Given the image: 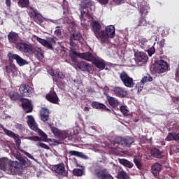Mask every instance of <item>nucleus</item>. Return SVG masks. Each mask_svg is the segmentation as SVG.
I'll return each mask as SVG.
<instances>
[{
    "label": "nucleus",
    "instance_id": "nucleus-31",
    "mask_svg": "<svg viewBox=\"0 0 179 179\" xmlns=\"http://www.w3.org/2000/svg\"><path fill=\"white\" fill-rule=\"evenodd\" d=\"M80 58H83V59H85L86 61H89L90 62H94V59H96V57L93 56V54L90 52H87L84 53H81L80 55Z\"/></svg>",
    "mask_w": 179,
    "mask_h": 179
},
{
    "label": "nucleus",
    "instance_id": "nucleus-38",
    "mask_svg": "<svg viewBox=\"0 0 179 179\" xmlns=\"http://www.w3.org/2000/svg\"><path fill=\"white\" fill-rule=\"evenodd\" d=\"M119 163L122 164V166H124V167H128L129 169H132V167H134V164L125 159H119Z\"/></svg>",
    "mask_w": 179,
    "mask_h": 179
},
{
    "label": "nucleus",
    "instance_id": "nucleus-17",
    "mask_svg": "<svg viewBox=\"0 0 179 179\" xmlns=\"http://www.w3.org/2000/svg\"><path fill=\"white\" fill-rule=\"evenodd\" d=\"M113 92L117 97H127L128 96V92L125 90V89L121 87H115L113 89Z\"/></svg>",
    "mask_w": 179,
    "mask_h": 179
},
{
    "label": "nucleus",
    "instance_id": "nucleus-12",
    "mask_svg": "<svg viewBox=\"0 0 179 179\" xmlns=\"http://www.w3.org/2000/svg\"><path fill=\"white\" fill-rule=\"evenodd\" d=\"M51 131L55 135V136H57V138H59V139H66L68 138V134L65 131H61L57 127H54L50 124Z\"/></svg>",
    "mask_w": 179,
    "mask_h": 179
},
{
    "label": "nucleus",
    "instance_id": "nucleus-5",
    "mask_svg": "<svg viewBox=\"0 0 179 179\" xmlns=\"http://www.w3.org/2000/svg\"><path fill=\"white\" fill-rule=\"evenodd\" d=\"M36 41L38 43H40L41 45L43 47H45V48H48V50H54V47L52 45H55L57 44V41H55V38H49L48 41L45 39H43L38 36H36Z\"/></svg>",
    "mask_w": 179,
    "mask_h": 179
},
{
    "label": "nucleus",
    "instance_id": "nucleus-15",
    "mask_svg": "<svg viewBox=\"0 0 179 179\" xmlns=\"http://www.w3.org/2000/svg\"><path fill=\"white\" fill-rule=\"evenodd\" d=\"M46 100L52 104H58L59 99L58 98V95H57V92L55 91H50L45 96Z\"/></svg>",
    "mask_w": 179,
    "mask_h": 179
},
{
    "label": "nucleus",
    "instance_id": "nucleus-18",
    "mask_svg": "<svg viewBox=\"0 0 179 179\" xmlns=\"http://www.w3.org/2000/svg\"><path fill=\"white\" fill-rule=\"evenodd\" d=\"M77 68L84 72H90L92 71V66L86 62H78L76 64Z\"/></svg>",
    "mask_w": 179,
    "mask_h": 179
},
{
    "label": "nucleus",
    "instance_id": "nucleus-14",
    "mask_svg": "<svg viewBox=\"0 0 179 179\" xmlns=\"http://www.w3.org/2000/svg\"><path fill=\"white\" fill-rule=\"evenodd\" d=\"M148 8L146 6H140L139 10L142 17L139 19L138 26H146L148 24V21L143 17V14L147 15L148 13Z\"/></svg>",
    "mask_w": 179,
    "mask_h": 179
},
{
    "label": "nucleus",
    "instance_id": "nucleus-41",
    "mask_svg": "<svg viewBox=\"0 0 179 179\" xmlns=\"http://www.w3.org/2000/svg\"><path fill=\"white\" fill-rule=\"evenodd\" d=\"M8 96L10 99L13 101L20 100V99L22 98V96H20V94H19V93L15 92H10Z\"/></svg>",
    "mask_w": 179,
    "mask_h": 179
},
{
    "label": "nucleus",
    "instance_id": "nucleus-50",
    "mask_svg": "<svg viewBox=\"0 0 179 179\" xmlns=\"http://www.w3.org/2000/svg\"><path fill=\"white\" fill-rule=\"evenodd\" d=\"M27 139H28V141H33L34 142H40V141H41V138L37 136H28Z\"/></svg>",
    "mask_w": 179,
    "mask_h": 179
},
{
    "label": "nucleus",
    "instance_id": "nucleus-23",
    "mask_svg": "<svg viewBox=\"0 0 179 179\" xmlns=\"http://www.w3.org/2000/svg\"><path fill=\"white\" fill-rule=\"evenodd\" d=\"M92 107L95 108V110H101V111H111V110L108 109L106 105L102 103L97 101H92L91 103Z\"/></svg>",
    "mask_w": 179,
    "mask_h": 179
},
{
    "label": "nucleus",
    "instance_id": "nucleus-11",
    "mask_svg": "<svg viewBox=\"0 0 179 179\" xmlns=\"http://www.w3.org/2000/svg\"><path fill=\"white\" fill-rule=\"evenodd\" d=\"M8 57L10 62H13V59H15L17 64L20 66H23V65H26V64H27V62H26V60H24L21 57H20L19 55L17 54H13V53L9 52L8 54Z\"/></svg>",
    "mask_w": 179,
    "mask_h": 179
},
{
    "label": "nucleus",
    "instance_id": "nucleus-57",
    "mask_svg": "<svg viewBox=\"0 0 179 179\" xmlns=\"http://www.w3.org/2000/svg\"><path fill=\"white\" fill-rule=\"evenodd\" d=\"M54 34L56 35L57 37H61V36H62V31L59 29H57L54 31Z\"/></svg>",
    "mask_w": 179,
    "mask_h": 179
},
{
    "label": "nucleus",
    "instance_id": "nucleus-44",
    "mask_svg": "<svg viewBox=\"0 0 179 179\" xmlns=\"http://www.w3.org/2000/svg\"><path fill=\"white\" fill-rule=\"evenodd\" d=\"M153 78L149 74H147V76L143 77L142 80H141V85H145V83H147V82H152Z\"/></svg>",
    "mask_w": 179,
    "mask_h": 179
},
{
    "label": "nucleus",
    "instance_id": "nucleus-52",
    "mask_svg": "<svg viewBox=\"0 0 179 179\" xmlns=\"http://www.w3.org/2000/svg\"><path fill=\"white\" fill-rule=\"evenodd\" d=\"M147 52H148L149 57H152V55L153 54H155V52H156V49L155 48V46H152L151 48L148 49Z\"/></svg>",
    "mask_w": 179,
    "mask_h": 179
},
{
    "label": "nucleus",
    "instance_id": "nucleus-60",
    "mask_svg": "<svg viewBox=\"0 0 179 179\" xmlns=\"http://www.w3.org/2000/svg\"><path fill=\"white\" fill-rule=\"evenodd\" d=\"M6 5L8 8H10V5H12V1H10V0H6Z\"/></svg>",
    "mask_w": 179,
    "mask_h": 179
},
{
    "label": "nucleus",
    "instance_id": "nucleus-56",
    "mask_svg": "<svg viewBox=\"0 0 179 179\" xmlns=\"http://www.w3.org/2000/svg\"><path fill=\"white\" fill-rule=\"evenodd\" d=\"M69 45H70V48L71 50H75V47H76V43H75V42H73V40L72 39H69Z\"/></svg>",
    "mask_w": 179,
    "mask_h": 179
},
{
    "label": "nucleus",
    "instance_id": "nucleus-8",
    "mask_svg": "<svg viewBox=\"0 0 179 179\" xmlns=\"http://www.w3.org/2000/svg\"><path fill=\"white\" fill-rule=\"evenodd\" d=\"M20 92L24 97H31L34 93V90L30 85L22 84L20 87Z\"/></svg>",
    "mask_w": 179,
    "mask_h": 179
},
{
    "label": "nucleus",
    "instance_id": "nucleus-58",
    "mask_svg": "<svg viewBox=\"0 0 179 179\" xmlns=\"http://www.w3.org/2000/svg\"><path fill=\"white\" fill-rule=\"evenodd\" d=\"M98 1L101 5H107L108 3V0H98Z\"/></svg>",
    "mask_w": 179,
    "mask_h": 179
},
{
    "label": "nucleus",
    "instance_id": "nucleus-19",
    "mask_svg": "<svg viewBox=\"0 0 179 179\" xmlns=\"http://www.w3.org/2000/svg\"><path fill=\"white\" fill-rule=\"evenodd\" d=\"M103 94L104 96H106L108 104H110L111 107L115 108L116 107H118V106H120V101H118L117 99L110 96V95H108V94L106 92H104Z\"/></svg>",
    "mask_w": 179,
    "mask_h": 179
},
{
    "label": "nucleus",
    "instance_id": "nucleus-43",
    "mask_svg": "<svg viewBox=\"0 0 179 179\" xmlns=\"http://www.w3.org/2000/svg\"><path fill=\"white\" fill-rule=\"evenodd\" d=\"M6 166H8V160L6 159H0V170H2L3 171H6L7 168Z\"/></svg>",
    "mask_w": 179,
    "mask_h": 179
},
{
    "label": "nucleus",
    "instance_id": "nucleus-2",
    "mask_svg": "<svg viewBox=\"0 0 179 179\" xmlns=\"http://www.w3.org/2000/svg\"><path fill=\"white\" fill-rule=\"evenodd\" d=\"M20 161L21 162H18L17 161H11L8 163V167H6V171L9 174H12L15 176L19 173V170H22L23 169V166L26 164V160L23 158H20Z\"/></svg>",
    "mask_w": 179,
    "mask_h": 179
},
{
    "label": "nucleus",
    "instance_id": "nucleus-13",
    "mask_svg": "<svg viewBox=\"0 0 179 179\" xmlns=\"http://www.w3.org/2000/svg\"><path fill=\"white\" fill-rule=\"evenodd\" d=\"M104 31L107 41H108V38H114V37H115V27L113 25H108L106 27Z\"/></svg>",
    "mask_w": 179,
    "mask_h": 179
},
{
    "label": "nucleus",
    "instance_id": "nucleus-6",
    "mask_svg": "<svg viewBox=\"0 0 179 179\" xmlns=\"http://www.w3.org/2000/svg\"><path fill=\"white\" fill-rule=\"evenodd\" d=\"M115 143L117 145H121L122 146L126 148H131V145L135 142V140L132 137H117L115 138Z\"/></svg>",
    "mask_w": 179,
    "mask_h": 179
},
{
    "label": "nucleus",
    "instance_id": "nucleus-62",
    "mask_svg": "<svg viewBox=\"0 0 179 179\" xmlns=\"http://www.w3.org/2000/svg\"><path fill=\"white\" fill-rule=\"evenodd\" d=\"M74 163L76 164L77 167H82V165L78 163V159H76V158H74Z\"/></svg>",
    "mask_w": 179,
    "mask_h": 179
},
{
    "label": "nucleus",
    "instance_id": "nucleus-51",
    "mask_svg": "<svg viewBox=\"0 0 179 179\" xmlns=\"http://www.w3.org/2000/svg\"><path fill=\"white\" fill-rule=\"evenodd\" d=\"M134 163L136 164V167L138 169H142V162H141V160L138 158L134 159Z\"/></svg>",
    "mask_w": 179,
    "mask_h": 179
},
{
    "label": "nucleus",
    "instance_id": "nucleus-54",
    "mask_svg": "<svg viewBox=\"0 0 179 179\" xmlns=\"http://www.w3.org/2000/svg\"><path fill=\"white\" fill-rule=\"evenodd\" d=\"M36 146H39V148H42L43 149H50V146L47 145V144L43 143H38Z\"/></svg>",
    "mask_w": 179,
    "mask_h": 179
},
{
    "label": "nucleus",
    "instance_id": "nucleus-28",
    "mask_svg": "<svg viewBox=\"0 0 179 179\" xmlns=\"http://www.w3.org/2000/svg\"><path fill=\"white\" fill-rule=\"evenodd\" d=\"M162 164L159 163H155L151 168V171L155 177L159 176L160 171H162Z\"/></svg>",
    "mask_w": 179,
    "mask_h": 179
},
{
    "label": "nucleus",
    "instance_id": "nucleus-53",
    "mask_svg": "<svg viewBox=\"0 0 179 179\" xmlns=\"http://www.w3.org/2000/svg\"><path fill=\"white\" fill-rule=\"evenodd\" d=\"M21 152H22V153H24L25 155V156H27V157H29V159H31V160H34V162H36V159L34 158V157H33V155H31V154L27 152L24 150H22Z\"/></svg>",
    "mask_w": 179,
    "mask_h": 179
},
{
    "label": "nucleus",
    "instance_id": "nucleus-9",
    "mask_svg": "<svg viewBox=\"0 0 179 179\" xmlns=\"http://www.w3.org/2000/svg\"><path fill=\"white\" fill-rule=\"evenodd\" d=\"M52 170L59 176L62 177H68V172L65 169V164L64 163H60L52 166Z\"/></svg>",
    "mask_w": 179,
    "mask_h": 179
},
{
    "label": "nucleus",
    "instance_id": "nucleus-26",
    "mask_svg": "<svg viewBox=\"0 0 179 179\" xmlns=\"http://www.w3.org/2000/svg\"><path fill=\"white\" fill-rule=\"evenodd\" d=\"M22 108L27 113H31L33 111V104L29 99H26L22 102Z\"/></svg>",
    "mask_w": 179,
    "mask_h": 179
},
{
    "label": "nucleus",
    "instance_id": "nucleus-45",
    "mask_svg": "<svg viewBox=\"0 0 179 179\" xmlns=\"http://www.w3.org/2000/svg\"><path fill=\"white\" fill-rule=\"evenodd\" d=\"M155 41H158L157 44H159V48H161V50H162L164 45H166V39L164 38L160 39L159 38L157 37Z\"/></svg>",
    "mask_w": 179,
    "mask_h": 179
},
{
    "label": "nucleus",
    "instance_id": "nucleus-55",
    "mask_svg": "<svg viewBox=\"0 0 179 179\" xmlns=\"http://www.w3.org/2000/svg\"><path fill=\"white\" fill-rule=\"evenodd\" d=\"M39 135L40 136H42L43 141L44 142H47V134H45V133H44L43 131L39 130Z\"/></svg>",
    "mask_w": 179,
    "mask_h": 179
},
{
    "label": "nucleus",
    "instance_id": "nucleus-61",
    "mask_svg": "<svg viewBox=\"0 0 179 179\" xmlns=\"http://www.w3.org/2000/svg\"><path fill=\"white\" fill-rule=\"evenodd\" d=\"M15 128L16 129H22L23 128V126L22 125V124H17L15 125Z\"/></svg>",
    "mask_w": 179,
    "mask_h": 179
},
{
    "label": "nucleus",
    "instance_id": "nucleus-1",
    "mask_svg": "<svg viewBox=\"0 0 179 179\" xmlns=\"http://www.w3.org/2000/svg\"><path fill=\"white\" fill-rule=\"evenodd\" d=\"M92 30L96 38L101 40V44L107 43V38L106 37V31L101 30V24L99 21L93 20L92 22Z\"/></svg>",
    "mask_w": 179,
    "mask_h": 179
},
{
    "label": "nucleus",
    "instance_id": "nucleus-36",
    "mask_svg": "<svg viewBox=\"0 0 179 179\" xmlns=\"http://www.w3.org/2000/svg\"><path fill=\"white\" fill-rule=\"evenodd\" d=\"M32 19L34 20V22H35V23H37V24H41V23H43L44 20H45V18L44 17H43V15L41 14H40V13H38Z\"/></svg>",
    "mask_w": 179,
    "mask_h": 179
},
{
    "label": "nucleus",
    "instance_id": "nucleus-3",
    "mask_svg": "<svg viewBox=\"0 0 179 179\" xmlns=\"http://www.w3.org/2000/svg\"><path fill=\"white\" fill-rule=\"evenodd\" d=\"M169 63L167 62L160 59L157 60L154 64V71L156 73H164L169 71Z\"/></svg>",
    "mask_w": 179,
    "mask_h": 179
},
{
    "label": "nucleus",
    "instance_id": "nucleus-21",
    "mask_svg": "<svg viewBox=\"0 0 179 179\" xmlns=\"http://www.w3.org/2000/svg\"><path fill=\"white\" fill-rule=\"evenodd\" d=\"M8 41L10 44H15V45L19 43V34L16 32H9L8 34Z\"/></svg>",
    "mask_w": 179,
    "mask_h": 179
},
{
    "label": "nucleus",
    "instance_id": "nucleus-16",
    "mask_svg": "<svg viewBox=\"0 0 179 179\" xmlns=\"http://www.w3.org/2000/svg\"><path fill=\"white\" fill-rule=\"evenodd\" d=\"M136 62H142V64H146L149 57L145 52H137L134 54Z\"/></svg>",
    "mask_w": 179,
    "mask_h": 179
},
{
    "label": "nucleus",
    "instance_id": "nucleus-32",
    "mask_svg": "<svg viewBox=\"0 0 179 179\" xmlns=\"http://www.w3.org/2000/svg\"><path fill=\"white\" fill-rule=\"evenodd\" d=\"M92 6V2L83 1L80 3V14L86 15V11H84V9L90 8Z\"/></svg>",
    "mask_w": 179,
    "mask_h": 179
},
{
    "label": "nucleus",
    "instance_id": "nucleus-48",
    "mask_svg": "<svg viewBox=\"0 0 179 179\" xmlns=\"http://www.w3.org/2000/svg\"><path fill=\"white\" fill-rule=\"evenodd\" d=\"M120 110L121 113H123V115H129V110H128V107L127 106H121Z\"/></svg>",
    "mask_w": 179,
    "mask_h": 179
},
{
    "label": "nucleus",
    "instance_id": "nucleus-22",
    "mask_svg": "<svg viewBox=\"0 0 179 179\" xmlns=\"http://www.w3.org/2000/svg\"><path fill=\"white\" fill-rule=\"evenodd\" d=\"M32 54H34L38 59H43V58H44V52H43V50L37 46L34 48L31 46V55Z\"/></svg>",
    "mask_w": 179,
    "mask_h": 179
},
{
    "label": "nucleus",
    "instance_id": "nucleus-34",
    "mask_svg": "<svg viewBox=\"0 0 179 179\" xmlns=\"http://www.w3.org/2000/svg\"><path fill=\"white\" fill-rule=\"evenodd\" d=\"M139 43L141 44V47L143 48V50H148L149 48V41L146 39V38H141L139 39Z\"/></svg>",
    "mask_w": 179,
    "mask_h": 179
},
{
    "label": "nucleus",
    "instance_id": "nucleus-42",
    "mask_svg": "<svg viewBox=\"0 0 179 179\" xmlns=\"http://www.w3.org/2000/svg\"><path fill=\"white\" fill-rule=\"evenodd\" d=\"M68 154L70 156H76V157H82V159H83V157H85V155H83V153L75 150H69L68 152Z\"/></svg>",
    "mask_w": 179,
    "mask_h": 179
},
{
    "label": "nucleus",
    "instance_id": "nucleus-63",
    "mask_svg": "<svg viewBox=\"0 0 179 179\" xmlns=\"http://www.w3.org/2000/svg\"><path fill=\"white\" fill-rule=\"evenodd\" d=\"M176 78L177 82H178L179 81V71H177V70L176 72Z\"/></svg>",
    "mask_w": 179,
    "mask_h": 179
},
{
    "label": "nucleus",
    "instance_id": "nucleus-30",
    "mask_svg": "<svg viewBox=\"0 0 179 179\" xmlns=\"http://www.w3.org/2000/svg\"><path fill=\"white\" fill-rule=\"evenodd\" d=\"M80 58H83V59H85L86 61H89L90 62H94V59H96V57L93 56V54L90 52H87L84 53H81L80 55Z\"/></svg>",
    "mask_w": 179,
    "mask_h": 179
},
{
    "label": "nucleus",
    "instance_id": "nucleus-24",
    "mask_svg": "<svg viewBox=\"0 0 179 179\" xmlns=\"http://www.w3.org/2000/svg\"><path fill=\"white\" fill-rule=\"evenodd\" d=\"M48 73L52 77L57 78L58 79H65V74L62 71H55L52 69L48 70Z\"/></svg>",
    "mask_w": 179,
    "mask_h": 179
},
{
    "label": "nucleus",
    "instance_id": "nucleus-39",
    "mask_svg": "<svg viewBox=\"0 0 179 179\" xmlns=\"http://www.w3.org/2000/svg\"><path fill=\"white\" fill-rule=\"evenodd\" d=\"M81 53H79L76 51H71L70 52V57L71 58L73 62H76L78 61V58H80Z\"/></svg>",
    "mask_w": 179,
    "mask_h": 179
},
{
    "label": "nucleus",
    "instance_id": "nucleus-40",
    "mask_svg": "<svg viewBox=\"0 0 179 179\" xmlns=\"http://www.w3.org/2000/svg\"><path fill=\"white\" fill-rule=\"evenodd\" d=\"M29 16L30 17H31L32 19L37 15L38 14V10H37V9H36L35 8L32 7V6H29Z\"/></svg>",
    "mask_w": 179,
    "mask_h": 179
},
{
    "label": "nucleus",
    "instance_id": "nucleus-29",
    "mask_svg": "<svg viewBox=\"0 0 179 179\" xmlns=\"http://www.w3.org/2000/svg\"><path fill=\"white\" fill-rule=\"evenodd\" d=\"M27 117V124L29 127L31 128V129H33V131H37V129H38V127L37 126L36 120H34V117H33L31 115H28Z\"/></svg>",
    "mask_w": 179,
    "mask_h": 179
},
{
    "label": "nucleus",
    "instance_id": "nucleus-25",
    "mask_svg": "<svg viewBox=\"0 0 179 179\" xmlns=\"http://www.w3.org/2000/svg\"><path fill=\"white\" fill-rule=\"evenodd\" d=\"M40 117L41 121L47 122L50 120V110L45 108H42L40 112Z\"/></svg>",
    "mask_w": 179,
    "mask_h": 179
},
{
    "label": "nucleus",
    "instance_id": "nucleus-64",
    "mask_svg": "<svg viewBox=\"0 0 179 179\" xmlns=\"http://www.w3.org/2000/svg\"><path fill=\"white\" fill-rule=\"evenodd\" d=\"M122 1H124V0H113V2L117 3V5H120V3H122Z\"/></svg>",
    "mask_w": 179,
    "mask_h": 179
},
{
    "label": "nucleus",
    "instance_id": "nucleus-10",
    "mask_svg": "<svg viewBox=\"0 0 179 179\" xmlns=\"http://www.w3.org/2000/svg\"><path fill=\"white\" fill-rule=\"evenodd\" d=\"M3 132L7 135V136H9V138H13L14 139L17 148H20V145L22 143V140H20V138L19 136V134H15V132L8 130L6 128H3Z\"/></svg>",
    "mask_w": 179,
    "mask_h": 179
},
{
    "label": "nucleus",
    "instance_id": "nucleus-37",
    "mask_svg": "<svg viewBox=\"0 0 179 179\" xmlns=\"http://www.w3.org/2000/svg\"><path fill=\"white\" fill-rule=\"evenodd\" d=\"M17 5L20 8H30V0H18Z\"/></svg>",
    "mask_w": 179,
    "mask_h": 179
},
{
    "label": "nucleus",
    "instance_id": "nucleus-59",
    "mask_svg": "<svg viewBox=\"0 0 179 179\" xmlns=\"http://www.w3.org/2000/svg\"><path fill=\"white\" fill-rule=\"evenodd\" d=\"M172 101H173V103H175V104H178L179 101V99L176 96H173Z\"/></svg>",
    "mask_w": 179,
    "mask_h": 179
},
{
    "label": "nucleus",
    "instance_id": "nucleus-49",
    "mask_svg": "<svg viewBox=\"0 0 179 179\" xmlns=\"http://www.w3.org/2000/svg\"><path fill=\"white\" fill-rule=\"evenodd\" d=\"M73 174L77 177H82V176H83V170L79 169H74Z\"/></svg>",
    "mask_w": 179,
    "mask_h": 179
},
{
    "label": "nucleus",
    "instance_id": "nucleus-7",
    "mask_svg": "<svg viewBox=\"0 0 179 179\" xmlns=\"http://www.w3.org/2000/svg\"><path fill=\"white\" fill-rule=\"evenodd\" d=\"M120 80H122L123 85L126 86V87H134L135 86V83H134V79L125 71H122L120 75Z\"/></svg>",
    "mask_w": 179,
    "mask_h": 179
},
{
    "label": "nucleus",
    "instance_id": "nucleus-20",
    "mask_svg": "<svg viewBox=\"0 0 179 179\" xmlns=\"http://www.w3.org/2000/svg\"><path fill=\"white\" fill-rule=\"evenodd\" d=\"M92 64L96 66V68L99 69V71H103V69H106V61H104L103 59L96 57Z\"/></svg>",
    "mask_w": 179,
    "mask_h": 179
},
{
    "label": "nucleus",
    "instance_id": "nucleus-4",
    "mask_svg": "<svg viewBox=\"0 0 179 179\" xmlns=\"http://www.w3.org/2000/svg\"><path fill=\"white\" fill-rule=\"evenodd\" d=\"M15 48H17L18 51H20V52H24V54L31 55V45L27 43H25L23 41V40H21L20 42L15 44Z\"/></svg>",
    "mask_w": 179,
    "mask_h": 179
},
{
    "label": "nucleus",
    "instance_id": "nucleus-27",
    "mask_svg": "<svg viewBox=\"0 0 179 179\" xmlns=\"http://www.w3.org/2000/svg\"><path fill=\"white\" fill-rule=\"evenodd\" d=\"M70 38L74 41H79L80 43H83V36L79 31H75L71 34Z\"/></svg>",
    "mask_w": 179,
    "mask_h": 179
},
{
    "label": "nucleus",
    "instance_id": "nucleus-46",
    "mask_svg": "<svg viewBox=\"0 0 179 179\" xmlns=\"http://www.w3.org/2000/svg\"><path fill=\"white\" fill-rule=\"evenodd\" d=\"M13 71H16V66L13 64H11L6 67V72H7V73H12Z\"/></svg>",
    "mask_w": 179,
    "mask_h": 179
},
{
    "label": "nucleus",
    "instance_id": "nucleus-33",
    "mask_svg": "<svg viewBox=\"0 0 179 179\" xmlns=\"http://www.w3.org/2000/svg\"><path fill=\"white\" fill-rule=\"evenodd\" d=\"M96 176L99 179H114L111 175L106 174L103 171L96 172Z\"/></svg>",
    "mask_w": 179,
    "mask_h": 179
},
{
    "label": "nucleus",
    "instance_id": "nucleus-35",
    "mask_svg": "<svg viewBox=\"0 0 179 179\" xmlns=\"http://www.w3.org/2000/svg\"><path fill=\"white\" fill-rule=\"evenodd\" d=\"M162 151L157 148H152L151 150V155L154 157H156L157 159H162L163 157V155H162Z\"/></svg>",
    "mask_w": 179,
    "mask_h": 179
},
{
    "label": "nucleus",
    "instance_id": "nucleus-47",
    "mask_svg": "<svg viewBox=\"0 0 179 179\" xmlns=\"http://www.w3.org/2000/svg\"><path fill=\"white\" fill-rule=\"evenodd\" d=\"M118 179H128V174L124 171H120L117 174Z\"/></svg>",
    "mask_w": 179,
    "mask_h": 179
}]
</instances>
